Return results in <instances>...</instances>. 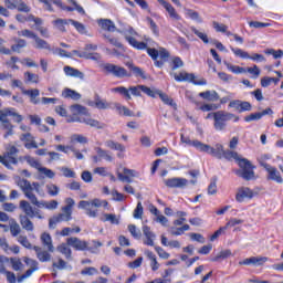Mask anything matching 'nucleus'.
<instances>
[{"label": "nucleus", "mask_w": 283, "mask_h": 283, "mask_svg": "<svg viewBox=\"0 0 283 283\" xmlns=\"http://www.w3.org/2000/svg\"><path fill=\"white\" fill-rule=\"evenodd\" d=\"M245 72L252 75L251 78H260L261 71L260 67H258V65H253L252 67L245 69Z\"/></svg>", "instance_id": "nucleus-52"}, {"label": "nucleus", "mask_w": 283, "mask_h": 283, "mask_svg": "<svg viewBox=\"0 0 283 283\" xmlns=\"http://www.w3.org/2000/svg\"><path fill=\"white\" fill-rule=\"evenodd\" d=\"M15 10H18V12H30V10H32L29 6H27L23 0H15Z\"/></svg>", "instance_id": "nucleus-50"}, {"label": "nucleus", "mask_w": 283, "mask_h": 283, "mask_svg": "<svg viewBox=\"0 0 283 283\" xmlns=\"http://www.w3.org/2000/svg\"><path fill=\"white\" fill-rule=\"evenodd\" d=\"M24 160L28 163V165H30V167H33L34 169H38V171L41 169V163H39V160H36L34 157L32 156H24Z\"/></svg>", "instance_id": "nucleus-49"}, {"label": "nucleus", "mask_w": 283, "mask_h": 283, "mask_svg": "<svg viewBox=\"0 0 283 283\" xmlns=\"http://www.w3.org/2000/svg\"><path fill=\"white\" fill-rule=\"evenodd\" d=\"M242 222H244L242 219H230L227 224L224 227H222V229H224L227 231V229H231L232 227H238V224H242Z\"/></svg>", "instance_id": "nucleus-58"}, {"label": "nucleus", "mask_w": 283, "mask_h": 283, "mask_svg": "<svg viewBox=\"0 0 283 283\" xmlns=\"http://www.w3.org/2000/svg\"><path fill=\"white\" fill-rule=\"evenodd\" d=\"M229 120L238 123V120H240V117L227 111H218L217 116L213 119V129L216 132H224L227 129V123H229Z\"/></svg>", "instance_id": "nucleus-6"}, {"label": "nucleus", "mask_w": 283, "mask_h": 283, "mask_svg": "<svg viewBox=\"0 0 283 283\" xmlns=\"http://www.w3.org/2000/svg\"><path fill=\"white\" fill-rule=\"evenodd\" d=\"M103 70L104 72H106L107 74H112L116 78H125L126 76H130L127 72V69L112 63H105L103 65Z\"/></svg>", "instance_id": "nucleus-10"}, {"label": "nucleus", "mask_w": 283, "mask_h": 283, "mask_svg": "<svg viewBox=\"0 0 283 283\" xmlns=\"http://www.w3.org/2000/svg\"><path fill=\"white\" fill-rule=\"evenodd\" d=\"M70 220H72V212L62 210V212L49 219V229H56L57 224H61V222H70Z\"/></svg>", "instance_id": "nucleus-12"}, {"label": "nucleus", "mask_w": 283, "mask_h": 283, "mask_svg": "<svg viewBox=\"0 0 283 283\" xmlns=\"http://www.w3.org/2000/svg\"><path fill=\"white\" fill-rule=\"evenodd\" d=\"M184 81H188V83H193V85H207V81L205 80L196 81V75L193 73L186 72Z\"/></svg>", "instance_id": "nucleus-40"}, {"label": "nucleus", "mask_w": 283, "mask_h": 283, "mask_svg": "<svg viewBox=\"0 0 283 283\" xmlns=\"http://www.w3.org/2000/svg\"><path fill=\"white\" fill-rule=\"evenodd\" d=\"M17 242H19V244H21V247H24V249H34V247H32V243L28 239V235L20 234L17 238Z\"/></svg>", "instance_id": "nucleus-42"}, {"label": "nucleus", "mask_w": 283, "mask_h": 283, "mask_svg": "<svg viewBox=\"0 0 283 283\" xmlns=\"http://www.w3.org/2000/svg\"><path fill=\"white\" fill-rule=\"evenodd\" d=\"M63 98H72V101H81V94L74 90L65 88L62 92Z\"/></svg>", "instance_id": "nucleus-36"}, {"label": "nucleus", "mask_w": 283, "mask_h": 283, "mask_svg": "<svg viewBox=\"0 0 283 283\" xmlns=\"http://www.w3.org/2000/svg\"><path fill=\"white\" fill-rule=\"evenodd\" d=\"M158 2L168 12L170 19H175V21H180V15L177 14L176 9L174 8V6H171V3H169V2H167L165 0H158Z\"/></svg>", "instance_id": "nucleus-24"}, {"label": "nucleus", "mask_w": 283, "mask_h": 283, "mask_svg": "<svg viewBox=\"0 0 283 283\" xmlns=\"http://www.w3.org/2000/svg\"><path fill=\"white\" fill-rule=\"evenodd\" d=\"M24 82L25 83H39V75L30 71L24 72Z\"/></svg>", "instance_id": "nucleus-47"}, {"label": "nucleus", "mask_w": 283, "mask_h": 283, "mask_svg": "<svg viewBox=\"0 0 283 283\" xmlns=\"http://www.w3.org/2000/svg\"><path fill=\"white\" fill-rule=\"evenodd\" d=\"M33 41V48H35V50H46L48 52H52V45H50L48 41L41 39L39 35H35Z\"/></svg>", "instance_id": "nucleus-26"}, {"label": "nucleus", "mask_w": 283, "mask_h": 283, "mask_svg": "<svg viewBox=\"0 0 283 283\" xmlns=\"http://www.w3.org/2000/svg\"><path fill=\"white\" fill-rule=\"evenodd\" d=\"M17 186L21 189L25 198L30 200L31 205H34V207H38L39 209H48V201H39V198L34 195V188H32V184L28 179L19 178L17 180Z\"/></svg>", "instance_id": "nucleus-3"}, {"label": "nucleus", "mask_w": 283, "mask_h": 283, "mask_svg": "<svg viewBox=\"0 0 283 283\" xmlns=\"http://www.w3.org/2000/svg\"><path fill=\"white\" fill-rule=\"evenodd\" d=\"M101 207H104V209H107V207H109V202H107V200H102L98 198H95L91 201L82 200L78 202V209H85L86 216H88V218H97L98 217L97 209Z\"/></svg>", "instance_id": "nucleus-5"}, {"label": "nucleus", "mask_w": 283, "mask_h": 283, "mask_svg": "<svg viewBox=\"0 0 283 283\" xmlns=\"http://www.w3.org/2000/svg\"><path fill=\"white\" fill-rule=\"evenodd\" d=\"M222 158H226V160H241L240 155H238V153L233 150H223Z\"/></svg>", "instance_id": "nucleus-48"}, {"label": "nucleus", "mask_w": 283, "mask_h": 283, "mask_svg": "<svg viewBox=\"0 0 283 283\" xmlns=\"http://www.w3.org/2000/svg\"><path fill=\"white\" fill-rule=\"evenodd\" d=\"M230 49L234 55L239 56V59H251V55L249 54V52H247L242 49L233 48V46H230Z\"/></svg>", "instance_id": "nucleus-45"}, {"label": "nucleus", "mask_w": 283, "mask_h": 283, "mask_svg": "<svg viewBox=\"0 0 283 283\" xmlns=\"http://www.w3.org/2000/svg\"><path fill=\"white\" fill-rule=\"evenodd\" d=\"M33 251H35L36 258L40 262H50V260H52V254L41 249L39 245H34Z\"/></svg>", "instance_id": "nucleus-25"}, {"label": "nucleus", "mask_w": 283, "mask_h": 283, "mask_svg": "<svg viewBox=\"0 0 283 283\" xmlns=\"http://www.w3.org/2000/svg\"><path fill=\"white\" fill-rule=\"evenodd\" d=\"M70 23V19H56L53 21V25L60 30V32H66L65 25Z\"/></svg>", "instance_id": "nucleus-41"}, {"label": "nucleus", "mask_w": 283, "mask_h": 283, "mask_svg": "<svg viewBox=\"0 0 283 283\" xmlns=\"http://www.w3.org/2000/svg\"><path fill=\"white\" fill-rule=\"evenodd\" d=\"M200 98L203 101H209L211 103H216V101H220V95L216 91H206L199 93Z\"/></svg>", "instance_id": "nucleus-29"}, {"label": "nucleus", "mask_w": 283, "mask_h": 283, "mask_svg": "<svg viewBox=\"0 0 283 283\" xmlns=\"http://www.w3.org/2000/svg\"><path fill=\"white\" fill-rule=\"evenodd\" d=\"M60 171H62L64 178H76V172L69 167H62L60 168Z\"/></svg>", "instance_id": "nucleus-60"}, {"label": "nucleus", "mask_w": 283, "mask_h": 283, "mask_svg": "<svg viewBox=\"0 0 283 283\" xmlns=\"http://www.w3.org/2000/svg\"><path fill=\"white\" fill-rule=\"evenodd\" d=\"M40 240L44 249H46L50 253H54V244L52 243V235H50V233L43 232Z\"/></svg>", "instance_id": "nucleus-21"}, {"label": "nucleus", "mask_w": 283, "mask_h": 283, "mask_svg": "<svg viewBox=\"0 0 283 283\" xmlns=\"http://www.w3.org/2000/svg\"><path fill=\"white\" fill-rule=\"evenodd\" d=\"M166 187H169L170 189H182L189 185V180L186 178L175 177L170 179H166L165 181Z\"/></svg>", "instance_id": "nucleus-15"}, {"label": "nucleus", "mask_w": 283, "mask_h": 283, "mask_svg": "<svg viewBox=\"0 0 283 283\" xmlns=\"http://www.w3.org/2000/svg\"><path fill=\"white\" fill-rule=\"evenodd\" d=\"M19 208L24 213L22 216H27V218H32V216L34 214V208L27 200H21L20 203H19Z\"/></svg>", "instance_id": "nucleus-27"}, {"label": "nucleus", "mask_w": 283, "mask_h": 283, "mask_svg": "<svg viewBox=\"0 0 283 283\" xmlns=\"http://www.w3.org/2000/svg\"><path fill=\"white\" fill-rule=\"evenodd\" d=\"M223 64L226 65L227 70H229V72H232V74H247V69L242 66L233 65L227 61H224Z\"/></svg>", "instance_id": "nucleus-34"}, {"label": "nucleus", "mask_w": 283, "mask_h": 283, "mask_svg": "<svg viewBox=\"0 0 283 283\" xmlns=\"http://www.w3.org/2000/svg\"><path fill=\"white\" fill-rule=\"evenodd\" d=\"M142 92L146 94V96H150V98H156L158 96V92L156 90H151L150 87H147L146 85H142Z\"/></svg>", "instance_id": "nucleus-54"}, {"label": "nucleus", "mask_w": 283, "mask_h": 283, "mask_svg": "<svg viewBox=\"0 0 283 283\" xmlns=\"http://www.w3.org/2000/svg\"><path fill=\"white\" fill-rule=\"evenodd\" d=\"M239 167L241 170H237L235 174L243 180H253L255 178V171H253V165L247 158H241L239 160Z\"/></svg>", "instance_id": "nucleus-7"}, {"label": "nucleus", "mask_w": 283, "mask_h": 283, "mask_svg": "<svg viewBox=\"0 0 283 283\" xmlns=\"http://www.w3.org/2000/svg\"><path fill=\"white\" fill-rule=\"evenodd\" d=\"M86 105H88V107H95V109H109V103H107V99L101 98V95L98 94L94 95V99H88Z\"/></svg>", "instance_id": "nucleus-14"}, {"label": "nucleus", "mask_w": 283, "mask_h": 283, "mask_svg": "<svg viewBox=\"0 0 283 283\" xmlns=\"http://www.w3.org/2000/svg\"><path fill=\"white\" fill-rule=\"evenodd\" d=\"M128 231L133 235V238H135L136 240L140 239L142 233H140V230L136 229V226L129 224Z\"/></svg>", "instance_id": "nucleus-64"}, {"label": "nucleus", "mask_w": 283, "mask_h": 283, "mask_svg": "<svg viewBox=\"0 0 283 283\" xmlns=\"http://www.w3.org/2000/svg\"><path fill=\"white\" fill-rule=\"evenodd\" d=\"M262 167H264L265 171H268V179L269 180H274V182H277L279 185H282L283 179H282V175L280 174V171L277 170V168L266 164V163H262Z\"/></svg>", "instance_id": "nucleus-13"}, {"label": "nucleus", "mask_w": 283, "mask_h": 283, "mask_svg": "<svg viewBox=\"0 0 283 283\" xmlns=\"http://www.w3.org/2000/svg\"><path fill=\"white\" fill-rule=\"evenodd\" d=\"M8 116L13 117L14 123H21L23 120V116H21L19 113H17V108H4L0 109V123H2L3 129H7V133L4 134V138H8V136H12L13 127L10 123V119H8Z\"/></svg>", "instance_id": "nucleus-4"}, {"label": "nucleus", "mask_w": 283, "mask_h": 283, "mask_svg": "<svg viewBox=\"0 0 283 283\" xmlns=\"http://www.w3.org/2000/svg\"><path fill=\"white\" fill-rule=\"evenodd\" d=\"M46 189V193H49V196H59L61 188H59V186L54 185V184H48L45 186Z\"/></svg>", "instance_id": "nucleus-46"}, {"label": "nucleus", "mask_w": 283, "mask_h": 283, "mask_svg": "<svg viewBox=\"0 0 283 283\" xmlns=\"http://www.w3.org/2000/svg\"><path fill=\"white\" fill-rule=\"evenodd\" d=\"M143 233L146 238V240L144 241V244H146V247H154V241L156 240V233L151 231V228H149V226H144Z\"/></svg>", "instance_id": "nucleus-22"}, {"label": "nucleus", "mask_w": 283, "mask_h": 283, "mask_svg": "<svg viewBox=\"0 0 283 283\" xmlns=\"http://www.w3.org/2000/svg\"><path fill=\"white\" fill-rule=\"evenodd\" d=\"M75 205L76 202L74 201V199L69 197L65 199V206L62 207L61 211H69L72 213Z\"/></svg>", "instance_id": "nucleus-51"}, {"label": "nucleus", "mask_w": 283, "mask_h": 283, "mask_svg": "<svg viewBox=\"0 0 283 283\" xmlns=\"http://www.w3.org/2000/svg\"><path fill=\"white\" fill-rule=\"evenodd\" d=\"M71 111L73 116L67 119V123H84V125H88L90 127L103 129V124L90 116V111H87V107L81 104H75L71 106Z\"/></svg>", "instance_id": "nucleus-2"}, {"label": "nucleus", "mask_w": 283, "mask_h": 283, "mask_svg": "<svg viewBox=\"0 0 283 283\" xmlns=\"http://www.w3.org/2000/svg\"><path fill=\"white\" fill-rule=\"evenodd\" d=\"M70 23L77 30L80 34H87V29H85V25L78 21H75L73 19H69Z\"/></svg>", "instance_id": "nucleus-44"}, {"label": "nucleus", "mask_w": 283, "mask_h": 283, "mask_svg": "<svg viewBox=\"0 0 283 283\" xmlns=\"http://www.w3.org/2000/svg\"><path fill=\"white\" fill-rule=\"evenodd\" d=\"M18 36H25V39L34 40L36 38V33H34L28 29H24V30L18 32Z\"/></svg>", "instance_id": "nucleus-63"}, {"label": "nucleus", "mask_w": 283, "mask_h": 283, "mask_svg": "<svg viewBox=\"0 0 283 283\" xmlns=\"http://www.w3.org/2000/svg\"><path fill=\"white\" fill-rule=\"evenodd\" d=\"M191 32H193V34H196V36H198V39H200L203 43H211V41H209V36L207 35V33L196 29L195 27L190 28Z\"/></svg>", "instance_id": "nucleus-43"}, {"label": "nucleus", "mask_w": 283, "mask_h": 283, "mask_svg": "<svg viewBox=\"0 0 283 283\" xmlns=\"http://www.w3.org/2000/svg\"><path fill=\"white\" fill-rule=\"evenodd\" d=\"M99 25L106 32H116V24L109 19L99 20Z\"/></svg>", "instance_id": "nucleus-33"}, {"label": "nucleus", "mask_w": 283, "mask_h": 283, "mask_svg": "<svg viewBox=\"0 0 283 283\" xmlns=\"http://www.w3.org/2000/svg\"><path fill=\"white\" fill-rule=\"evenodd\" d=\"M229 107H232V109H238V112L240 114H242V112H251V103L249 102H242L240 99H234L232 102H230Z\"/></svg>", "instance_id": "nucleus-17"}, {"label": "nucleus", "mask_w": 283, "mask_h": 283, "mask_svg": "<svg viewBox=\"0 0 283 283\" xmlns=\"http://www.w3.org/2000/svg\"><path fill=\"white\" fill-rule=\"evenodd\" d=\"M15 44L11 46L12 52H21L23 48L28 46V42L24 39H15Z\"/></svg>", "instance_id": "nucleus-37"}, {"label": "nucleus", "mask_w": 283, "mask_h": 283, "mask_svg": "<svg viewBox=\"0 0 283 283\" xmlns=\"http://www.w3.org/2000/svg\"><path fill=\"white\" fill-rule=\"evenodd\" d=\"M227 258H231V250L221 251L212 259V262H218V260H227Z\"/></svg>", "instance_id": "nucleus-53"}, {"label": "nucleus", "mask_w": 283, "mask_h": 283, "mask_svg": "<svg viewBox=\"0 0 283 283\" xmlns=\"http://www.w3.org/2000/svg\"><path fill=\"white\" fill-rule=\"evenodd\" d=\"M72 143H80V145H87V137L83 135L75 134L71 137Z\"/></svg>", "instance_id": "nucleus-55"}, {"label": "nucleus", "mask_w": 283, "mask_h": 283, "mask_svg": "<svg viewBox=\"0 0 283 283\" xmlns=\"http://www.w3.org/2000/svg\"><path fill=\"white\" fill-rule=\"evenodd\" d=\"M105 147L108 149H112L113 151H125V145L114 142L112 139H108L105 142Z\"/></svg>", "instance_id": "nucleus-32"}, {"label": "nucleus", "mask_w": 283, "mask_h": 283, "mask_svg": "<svg viewBox=\"0 0 283 283\" xmlns=\"http://www.w3.org/2000/svg\"><path fill=\"white\" fill-rule=\"evenodd\" d=\"M10 262L13 271H21V269H23V263L21 262V259L11 258Z\"/></svg>", "instance_id": "nucleus-57"}, {"label": "nucleus", "mask_w": 283, "mask_h": 283, "mask_svg": "<svg viewBox=\"0 0 283 283\" xmlns=\"http://www.w3.org/2000/svg\"><path fill=\"white\" fill-rule=\"evenodd\" d=\"M157 96L165 103V105H169L170 107H176V103L174 102V98L169 97V95L163 93L161 91L157 92Z\"/></svg>", "instance_id": "nucleus-39"}, {"label": "nucleus", "mask_w": 283, "mask_h": 283, "mask_svg": "<svg viewBox=\"0 0 283 283\" xmlns=\"http://www.w3.org/2000/svg\"><path fill=\"white\" fill-rule=\"evenodd\" d=\"M116 109L119 112V114H123V116H134V112L120 104H116Z\"/></svg>", "instance_id": "nucleus-56"}, {"label": "nucleus", "mask_w": 283, "mask_h": 283, "mask_svg": "<svg viewBox=\"0 0 283 283\" xmlns=\"http://www.w3.org/2000/svg\"><path fill=\"white\" fill-rule=\"evenodd\" d=\"M104 218H105L104 222H111V224H119V221L116 214L105 213Z\"/></svg>", "instance_id": "nucleus-61"}, {"label": "nucleus", "mask_w": 283, "mask_h": 283, "mask_svg": "<svg viewBox=\"0 0 283 283\" xmlns=\"http://www.w3.org/2000/svg\"><path fill=\"white\" fill-rule=\"evenodd\" d=\"M40 174H43V176H45V178H54V176H56V174L52 170L49 169L46 167L41 166L40 170H38Z\"/></svg>", "instance_id": "nucleus-59"}, {"label": "nucleus", "mask_w": 283, "mask_h": 283, "mask_svg": "<svg viewBox=\"0 0 283 283\" xmlns=\"http://www.w3.org/2000/svg\"><path fill=\"white\" fill-rule=\"evenodd\" d=\"M253 198V190L249 187H241L237 190L235 200L242 202L243 200H251Z\"/></svg>", "instance_id": "nucleus-16"}, {"label": "nucleus", "mask_w": 283, "mask_h": 283, "mask_svg": "<svg viewBox=\"0 0 283 283\" xmlns=\"http://www.w3.org/2000/svg\"><path fill=\"white\" fill-rule=\"evenodd\" d=\"M9 231L12 238H19L21 234V226L17 222V220L12 219L9 222Z\"/></svg>", "instance_id": "nucleus-31"}, {"label": "nucleus", "mask_w": 283, "mask_h": 283, "mask_svg": "<svg viewBox=\"0 0 283 283\" xmlns=\"http://www.w3.org/2000/svg\"><path fill=\"white\" fill-rule=\"evenodd\" d=\"M67 247H72L75 251H90L94 253V250L90 248V243L85 240H81L77 237H70L66 239Z\"/></svg>", "instance_id": "nucleus-11"}, {"label": "nucleus", "mask_w": 283, "mask_h": 283, "mask_svg": "<svg viewBox=\"0 0 283 283\" xmlns=\"http://www.w3.org/2000/svg\"><path fill=\"white\" fill-rule=\"evenodd\" d=\"M113 92H116L117 94H120V96H124L126 101H132V94H129V88L125 86H118L113 88Z\"/></svg>", "instance_id": "nucleus-38"}, {"label": "nucleus", "mask_w": 283, "mask_h": 283, "mask_svg": "<svg viewBox=\"0 0 283 283\" xmlns=\"http://www.w3.org/2000/svg\"><path fill=\"white\" fill-rule=\"evenodd\" d=\"M95 151L98 156V158H101V160H106V163H114V156H112V154L108 150H105L101 147H95Z\"/></svg>", "instance_id": "nucleus-30"}, {"label": "nucleus", "mask_w": 283, "mask_h": 283, "mask_svg": "<svg viewBox=\"0 0 283 283\" xmlns=\"http://www.w3.org/2000/svg\"><path fill=\"white\" fill-rule=\"evenodd\" d=\"M22 94H24V96H29L30 103H32V105H39V103H41V98H39V96H41V91L38 88H22Z\"/></svg>", "instance_id": "nucleus-19"}, {"label": "nucleus", "mask_w": 283, "mask_h": 283, "mask_svg": "<svg viewBox=\"0 0 283 283\" xmlns=\"http://www.w3.org/2000/svg\"><path fill=\"white\" fill-rule=\"evenodd\" d=\"M20 140L24 143L25 149H39V145L34 140V136L30 133L22 134Z\"/></svg>", "instance_id": "nucleus-18"}, {"label": "nucleus", "mask_w": 283, "mask_h": 283, "mask_svg": "<svg viewBox=\"0 0 283 283\" xmlns=\"http://www.w3.org/2000/svg\"><path fill=\"white\" fill-rule=\"evenodd\" d=\"M130 70L136 74V76H140V78H147V75H145V71L138 66H134V64L128 65Z\"/></svg>", "instance_id": "nucleus-62"}, {"label": "nucleus", "mask_w": 283, "mask_h": 283, "mask_svg": "<svg viewBox=\"0 0 283 283\" xmlns=\"http://www.w3.org/2000/svg\"><path fill=\"white\" fill-rule=\"evenodd\" d=\"M196 146L199 148V151L210 154V156H213L214 158L222 160V156L224 154V146H222L221 144H217L214 147H211L210 145L207 144L196 143Z\"/></svg>", "instance_id": "nucleus-9"}, {"label": "nucleus", "mask_w": 283, "mask_h": 283, "mask_svg": "<svg viewBox=\"0 0 283 283\" xmlns=\"http://www.w3.org/2000/svg\"><path fill=\"white\" fill-rule=\"evenodd\" d=\"M63 72L66 76H72L73 78H80L81 81L85 78L84 72H81L80 70L72 66H64Z\"/></svg>", "instance_id": "nucleus-23"}, {"label": "nucleus", "mask_w": 283, "mask_h": 283, "mask_svg": "<svg viewBox=\"0 0 283 283\" xmlns=\"http://www.w3.org/2000/svg\"><path fill=\"white\" fill-rule=\"evenodd\" d=\"M18 148L15 146H9L3 156H0L1 165H4L7 169H12V165H19V159H17Z\"/></svg>", "instance_id": "nucleus-8"}, {"label": "nucleus", "mask_w": 283, "mask_h": 283, "mask_svg": "<svg viewBox=\"0 0 283 283\" xmlns=\"http://www.w3.org/2000/svg\"><path fill=\"white\" fill-rule=\"evenodd\" d=\"M71 54L72 56H78V59H86L88 61H101V54L98 53H87L81 52L78 50H73Z\"/></svg>", "instance_id": "nucleus-20"}, {"label": "nucleus", "mask_w": 283, "mask_h": 283, "mask_svg": "<svg viewBox=\"0 0 283 283\" xmlns=\"http://www.w3.org/2000/svg\"><path fill=\"white\" fill-rule=\"evenodd\" d=\"M19 220L24 231H29V232L34 231V223L32 222V220H30V217L20 214Z\"/></svg>", "instance_id": "nucleus-28"}, {"label": "nucleus", "mask_w": 283, "mask_h": 283, "mask_svg": "<svg viewBox=\"0 0 283 283\" xmlns=\"http://www.w3.org/2000/svg\"><path fill=\"white\" fill-rule=\"evenodd\" d=\"M59 253H62L63 256H65L66 260L72 261V249L67 247V243H62L57 245Z\"/></svg>", "instance_id": "nucleus-35"}, {"label": "nucleus", "mask_w": 283, "mask_h": 283, "mask_svg": "<svg viewBox=\"0 0 283 283\" xmlns=\"http://www.w3.org/2000/svg\"><path fill=\"white\" fill-rule=\"evenodd\" d=\"M120 34H124L126 41L134 48L135 50H147V54L153 59V61H158V50L154 49L156 48V42L151 41L150 39H146L145 42H138V40H135L134 36H138V32L134 30V28L128 27L122 31H118ZM150 46V48H149Z\"/></svg>", "instance_id": "nucleus-1"}]
</instances>
